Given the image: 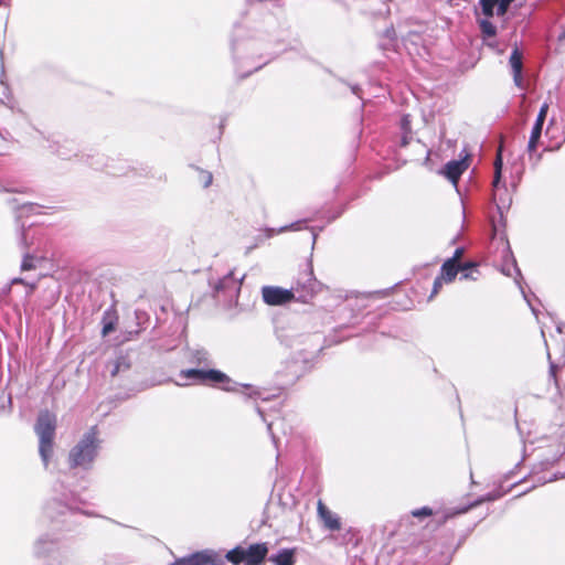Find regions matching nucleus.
<instances>
[{
  "instance_id": "bb28decb",
  "label": "nucleus",
  "mask_w": 565,
  "mask_h": 565,
  "mask_svg": "<svg viewBox=\"0 0 565 565\" xmlns=\"http://www.w3.org/2000/svg\"><path fill=\"white\" fill-rule=\"evenodd\" d=\"M475 267H476V266H475V264H472V263H467V264H465L460 269H461L462 271H467L468 269H472V268H475Z\"/></svg>"
},
{
  "instance_id": "423d86ee",
  "label": "nucleus",
  "mask_w": 565,
  "mask_h": 565,
  "mask_svg": "<svg viewBox=\"0 0 565 565\" xmlns=\"http://www.w3.org/2000/svg\"><path fill=\"white\" fill-rule=\"evenodd\" d=\"M501 170H502V158H501V154L499 153L497 157V160L494 162L493 200L495 202L499 213L502 216L503 213L510 209L512 199L507 191H504L503 194L500 193L499 183H500V179H501Z\"/></svg>"
},
{
  "instance_id": "6ab92c4d",
  "label": "nucleus",
  "mask_w": 565,
  "mask_h": 565,
  "mask_svg": "<svg viewBox=\"0 0 565 565\" xmlns=\"http://www.w3.org/2000/svg\"><path fill=\"white\" fill-rule=\"evenodd\" d=\"M199 177H200V181L204 188H207L209 185H211L212 180H213L211 172L201 170Z\"/></svg>"
},
{
  "instance_id": "9d476101",
  "label": "nucleus",
  "mask_w": 565,
  "mask_h": 565,
  "mask_svg": "<svg viewBox=\"0 0 565 565\" xmlns=\"http://www.w3.org/2000/svg\"><path fill=\"white\" fill-rule=\"evenodd\" d=\"M510 66L512 68L513 73V81L514 84L522 88L523 87V79H522V54L518 49H514L510 55L509 60Z\"/></svg>"
},
{
  "instance_id": "f8f14e48",
  "label": "nucleus",
  "mask_w": 565,
  "mask_h": 565,
  "mask_svg": "<svg viewBox=\"0 0 565 565\" xmlns=\"http://www.w3.org/2000/svg\"><path fill=\"white\" fill-rule=\"evenodd\" d=\"M211 562L212 555L209 552H199L178 561L175 565H205Z\"/></svg>"
},
{
  "instance_id": "7c9ffc66",
  "label": "nucleus",
  "mask_w": 565,
  "mask_h": 565,
  "mask_svg": "<svg viewBox=\"0 0 565 565\" xmlns=\"http://www.w3.org/2000/svg\"><path fill=\"white\" fill-rule=\"evenodd\" d=\"M512 265H513L514 270H515L518 274H520V270L518 269V267H516V265H515V260H513V264H512Z\"/></svg>"
},
{
  "instance_id": "2eb2a0df",
  "label": "nucleus",
  "mask_w": 565,
  "mask_h": 565,
  "mask_svg": "<svg viewBox=\"0 0 565 565\" xmlns=\"http://www.w3.org/2000/svg\"><path fill=\"white\" fill-rule=\"evenodd\" d=\"M542 130H543V125H539L537 122H534V126L532 128L531 136L529 139V143H527V152H529L530 157H532L536 152V148H537L541 135H542Z\"/></svg>"
},
{
  "instance_id": "0eeeda50",
  "label": "nucleus",
  "mask_w": 565,
  "mask_h": 565,
  "mask_svg": "<svg viewBox=\"0 0 565 565\" xmlns=\"http://www.w3.org/2000/svg\"><path fill=\"white\" fill-rule=\"evenodd\" d=\"M264 301L270 306H281L295 299L292 289H285L276 286H265L262 288Z\"/></svg>"
},
{
  "instance_id": "a211bd4d",
  "label": "nucleus",
  "mask_w": 565,
  "mask_h": 565,
  "mask_svg": "<svg viewBox=\"0 0 565 565\" xmlns=\"http://www.w3.org/2000/svg\"><path fill=\"white\" fill-rule=\"evenodd\" d=\"M547 111H548V104L544 103L540 108V111L537 114L535 122H537L539 125H544L546 116H547Z\"/></svg>"
},
{
  "instance_id": "1a4fd4ad",
  "label": "nucleus",
  "mask_w": 565,
  "mask_h": 565,
  "mask_svg": "<svg viewBox=\"0 0 565 565\" xmlns=\"http://www.w3.org/2000/svg\"><path fill=\"white\" fill-rule=\"evenodd\" d=\"M317 510H318V515L319 518L321 519V521L323 522V525L331 530V531H339L341 529V523H340V520L339 518L332 513L324 504L322 501H319L318 502V507H317Z\"/></svg>"
},
{
  "instance_id": "4468645a",
  "label": "nucleus",
  "mask_w": 565,
  "mask_h": 565,
  "mask_svg": "<svg viewBox=\"0 0 565 565\" xmlns=\"http://www.w3.org/2000/svg\"><path fill=\"white\" fill-rule=\"evenodd\" d=\"M459 271L458 265L454 264V260H446L441 266L440 278L445 282H450L455 279Z\"/></svg>"
},
{
  "instance_id": "72a5a7b5",
  "label": "nucleus",
  "mask_w": 565,
  "mask_h": 565,
  "mask_svg": "<svg viewBox=\"0 0 565 565\" xmlns=\"http://www.w3.org/2000/svg\"><path fill=\"white\" fill-rule=\"evenodd\" d=\"M2 4V0H0V6Z\"/></svg>"
},
{
  "instance_id": "f03ea898",
  "label": "nucleus",
  "mask_w": 565,
  "mask_h": 565,
  "mask_svg": "<svg viewBox=\"0 0 565 565\" xmlns=\"http://www.w3.org/2000/svg\"><path fill=\"white\" fill-rule=\"evenodd\" d=\"M98 439L96 427H92L82 440L72 449L70 461L72 467L87 468L97 455Z\"/></svg>"
},
{
  "instance_id": "20e7f679",
  "label": "nucleus",
  "mask_w": 565,
  "mask_h": 565,
  "mask_svg": "<svg viewBox=\"0 0 565 565\" xmlns=\"http://www.w3.org/2000/svg\"><path fill=\"white\" fill-rule=\"evenodd\" d=\"M268 553L266 543L252 544L248 547H236L226 554V558L233 564L245 563L246 565L260 564Z\"/></svg>"
},
{
  "instance_id": "2f4dec72",
  "label": "nucleus",
  "mask_w": 565,
  "mask_h": 565,
  "mask_svg": "<svg viewBox=\"0 0 565 565\" xmlns=\"http://www.w3.org/2000/svg\"><path fill=\"white\" fill-rule=\"evenodd\" d=\"M503 273H504L505 275H508V276H510V275H511L510 269H508V268H503Z\"/></svg>"
},
{
  "instance_id": "393cba45",
  "label": "nucleus",
  "mask_w": 565,
  "mask_h": 565,
  "mask_svg": "<svg viewBox=\"0 0 565 565\" xmlns=\"http://www.w3.org/2000/svg\"><path fill=\"white\" fill-rule=\"evenodd\" d=\"M409 122H411L409 116L408 115L404 116L403 119H402V128L405 131H407L409 129Z\"/></svg>"
},
{
  "instance_id": "412c9836",
  "label": "nucleus",
  "mask_w": 565,
  "mask_h": 565,
  "mask_svg": "<svg viewBox=\"0 0 565 565\" xmlns=\"http://www.w3.org/2000/svg\"><path fill=\"white\" fill-rule=\"evenodd\" d=\"M34 268V265L32 263V257H30L29 255H25L24 258H23V262L21 264V269L22 270H30V269H33Z\"/></svg>"
},
{
  "instance_id": "c85d7f7f",
  "label": "nucleus",
  "mask_w": 565,
  "mask_h": 565,
  "mask_svg": "<svg viewBox=\"0 0 565 565\" xmlns=\"http://www.w3.org/2000/svg\"><path fill=\"white\" fill-rule=\"evenodd\" d=\"M468 278H472L470 273L463 271L461 279H468Z\"/></svg>"
},
{
  "instance_id": "39448f33",
  "label": "nucleus",
  "mask_w": 565,
  "mask_h": 565,
  "mask_svg": "<svg viewBox=\"0 0 565 565\" xmlns=\"http://www.w3.org/2000/svg\"><path fill=\"white\" fill-rule=\"evenodd\" d=\"M180 380L192 383H224L228 381L226 374L212 369H189L182 370L179 374Z\"/></svg>"
},
{
  "instance_id": "dca6fc26",
  "label": "nucleus",
  "mask_w": 565,
  "mask_h": 565,
  "mask_svg": "<svg viewBox=\"0 0 565 565\" xmlns=\"http://www.w3.org/2000/svg\"><path fill=\"white\" fill-rule=\"evenodd\" d=\"M269 559L275 565H294V551L288 548L281 550L277 555H273Z\"/></svg>"
},
{
  "instance_id": "ddd939ff",
  "label": "nucleus",
  "mask_w": 565,
  "mask_h": 565,
  "mask_svg": "<svg viewBox=\"0 0 565 565\" xmlns=\"http://www.w3.org/2000/svg\"><path fill=\"white\" fill-rule=\"evenodd\" d=\"M74 507L71 504V503H63L61 502L60 500L57 499H54L52 501H50L46 507H45V514L51 518V519H54L56 518L55 515V511L58 510V513L60 514H64L66 511H71L73 510Z\"/></svg>"
},
{
  "instance_id": "4be33fe9",
  "label": "nucleus",
  "mask_w": 565,
  "mask_h": 565,
  "mask_svg": "<svg viewBox=\"0 0 565 565\" xmlns=\"http://www.w3.org/2000/svg\"><path fill=\"white\" fill-rule=\"evenodd\" d=\"M443 282H444V280H443L440 277H437V278L435 279V281H434V288H433V292H431V296H430V297H433L434 295H436V294L439 291V289H440V287H441Z\"/></svg>"
},
{
  "instance_id": "f3484780",
  "label": "nucleus",
  "mask_w": 565,
  "mask_h": 565,
  "mask_svg": "<svg viewBox=\"0 0 565 565\" xmlns=\"http://www.w3.org/2000/svg\"><path fill=\"white\" fill-rule=\"evenodd\" d=\"M189 362L207 366L210 364L209 353L203 349L191 350L188 355Z\"/></svg>"
},
{
  "instance_id": "f257e3e1",
  "label": "nucleus",
  "mask_w": 565,
  "mask_h": 565,
  "mask_svg": "<svg viewBox=\"0 0 565 565\" xmlns=\"http://www.w3.org/2000/svg\"><path fill=\"white\" fill-rule=\"evenodd\" d=\"M55 428V415L47 411L41 412L36 420L35 433L40 439L39 451L45 467L47 466L49 459L53 452Z\"/></svg>"
},
{
  "instance_id": "cd10ccee",
  "label": "nucleus",
  "mask_w": 565,
  "mask_h": 565,
  "mask_svg": "<svg viewBox=\"0 0 565 565\" xmlns=\"http://www.w3.org/2000/svg\"><path fill=\"white\" fill-rule=\"evenodd\" d=\"M120 365H121V362H120V361H117V363H116V365H115L114 370L111 371V375H113V376H115V375L119 372V370H120Z\"/></svg>"
},
{
  "instance_id": "a878e982",
  "label": "nucleus",
  "mask_w": 565,
  "mask_h": 565,
  "mask_svg": "<svg viewBox=\"0 0 565 565\" xmlns=\"http://www.w3.org/2000/svg\"><path fill=\"white\" fill-rule=\"evenodd\" d=\"M299 225H300V223H299V222H297V223H294V224H291L290 226H288V228L299 230V228H300V226H299ZM286 230H287V227H282V228L280 230V232H284V231H286Z\"/></svg>"
},
{
  "instance_id": "7ed1b4c3",
  "label": "nucleus",
  "mask_w": 565,
  "mask_h": 565,
  "mask_svg": "<svg viewBox=\"0 0 565 565\" xmlns=\"http://www.w3.org/2000/svg\"><path fill=\"white\" fill-rule=\"evenodd\" d=\"M513 0H480L482 13L486 18L479 20V25L483 36L492 38L497 34L495 25L489 20L497 15L504 17Z\"/></svg>"
},
{
  "instance_id": "c756f323",
  "label": "nucleus",
  "mask_w": 565,
  "mask_h": 565,
  "mask_svg": "<svg viewBox=\"0 0 565 565\" xmlns=\"http://www.w3.org/2000/svg\"><path fill=\"white\" fill-rule=\"evenodd\" d=\"M20 282H21V284L23 282V280H22L21 278H14V279L12 280V284H20Z\"/></svg>"
},
{
  "instance_id": "473e14b6",
  "label": "nucleus",
  "mask_w": 565,
  "mask_h": 565,
  "mask_svg": "<svg viewBox=\"0 0 565 565\" xmlns=\"http://www.w3.org/2000/svg\"><path fill=\"white\" fill-rule=\"evenodd\" d=\"M177 385H185L184 382H177Z\"/></svg>"
},
{
  "instance_id": "aec40b11",
  "label": "nucleus",
  "mask_w": 565,
  "mask_h": 565,
  "mask_svg": "<svg viewBox=\"0 0 565 565\" xmlns=\"http://www.w3.org/2000/svg\"><path fill=\"white\" fill-rule=\"evenodd\" d=\"M431 513H433L431 510L429 508H426V507H424L422 509L414 510L412 512V514L414 516H416V518L429 516V515H431Z\"/></svg>"
},
{
  "instance_id": "6e6552de",
  "label": "nucleus",
  "mask_w": 565,
  "mask_h": 565,
  "mask_svg": "<svg viewBox=\"0 0 565 565\" xmlns=\"http://www.w3.org/2000/svg\"><path fill=\"white\" fill-rule=\"evenodd\" d=\"M292 291L298 294L297 299L307 302L318 291V282L312 277V271L305 273L301 278L298 279L296 287L291 288Z\"/></svg>"
},
{
  "instance_id": "9b49d317",
  "label": "nucleus",
  "mask_w": 565,
  "mask_h": 565,
  "mask_svg": "<svg viewBox=\"0 0 565 565\" xmlns=\"http://www.w3.org/2000/svg\"><path fill=\"white\" fill-rule=\"evenodd\" d=\"M467 169L465 161H450L445 167V175L454 183L457 184L458 179Z\"/></svg>"
},
{
  "instance_id": "5701e85b",
  "label": "nucleus",
  "mask_w": 565,
  "mask_h": 565,
  "mask_svg": "<svg viewBox=\"0 0 565 565\" xmlns=\"http://www.w3.org/2000/svg\"><path fill=\"white\" fill-rule=\"evenodd\" d=\"M114 329H115V327H114V323H113L111 321H109V322H105V323H104V327H103V330H102V333H103V335H107V334H109Z\"/></svg>"
},
{
  "instance_id": "b1692460",
  "label": "nucleus",
  "mask_w": 565,
  "mask_h": 565,
  "mask_svg": "<svg viewBox=\"0 0 565 565\" xmlns=\"http://www.w3.org/2000/svg\"><path fill=\"white\" fill-rule=\"evenodd\" d=\"M462 253H463V248L459 247L455 250V254L451 258H449L448 260H454V264L457 265V262L460 259V257L462 256Z\"/></svg>"
}]
</instances>
